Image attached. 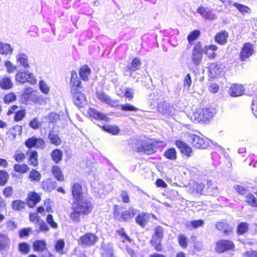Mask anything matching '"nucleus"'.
Masks as SVG:
<instances>
[{"label": "nucleus", "instance_id": "obj_1", "mask_svg": "<svg viewBox=\"0 0 257 257\" xmlns=\"http://www.w3.org/2000/svg\"><path fill=\"white\" fill-rule=\"evenodd\" d=\"M72 212L70 214V218L75 223L80 221V216L90 213L92 209V204L90 200L82 198L74 201L71 204Z\"/></svg>", "mask_w": 257, "mask_h": 257}, {"label": "nucleus", "instance_id": "obj_2", "mask_svg": "<svg viewBox=\"0 0 257 257\" xmlns=\"http://www.w3.org/2000/svg\"><path fill=\"white\" fill-rule=\"evenodd\" d=\"M69 85L75 105L78 107H82L86 103V100L84 95L81 92V82L75 70H72L71 72Z\"/></svg>", "mask_w": 257, "mask_h": 257}, {"label": "nucleus", "instance_id": "obj_3", "mask_svg": "<svg viewBox=\"0 0 257 257\" xmlns=\"http://www.w3.org/2000/svg\"><path fill=\"white\" fill-rule=\"evenodd\" d=\"M216 113L215 109L212 107L197 108L192 113L187 115L190 120L195 122H204L211 119Z\"/></svg>", "mask_w": 257, "mask_h": 257}, {"label": "nucleus", "instance_id": "obj_4", "mask_svg": "<svg viewBox=\"0 0 257 257\" xmlns=\"http://www.w3.org/2000/svg\"><path fill=\"white\" fill-rule=\"evenodd\" d=\"M21 98L23 103L27 104L30 102L40 103L43 97L37 96L36 92L33 91L32 88H27L21 94Z\"/></svg>", "mask_w": 257, "mask_h": 257}, {"label": "nucleus", "instance_id": "obj_5", "mask_svg": "<svg viewBox=\"0 0 257 257\" xmlns=\"http://www.w3.org/2000/svg\"><path fill=\"white\" fill-rule=\"evenodd\" d=\"M137 146V151L147 155H151L156 151L155 144L151 141L139 140Z\"/></svg>", "mask_w": 257, "mask_h": 257}, {"label": "nucleus", "instance_id": "obj_6", "mask_svg": "<svg viewBox=\"0 0 257 257\" xmlns=\"http://www.w3.org/2000/svg\"><path fill=\"white\" fill-rule=\"evenodd\" d=\"M188 141L197 149H206L209 145V140L203 138L194 134H189Z\"/></svg>", "mask_w": 257, "mask_h": 257}, {"label": "nucleus", "instance_id": "obj_7", "mask_svg": "<svg viewBox=\"0 0 257 257\" xmlns=\"http://www.w3.org/2000/svg\"><path fill=\"white\" fill-rule=\"evenodd\" d=\"M98 239V237L95 234L86 233L80 237L78 240V243L84 247H89L94 245Z\"/></svg>", "mask_w": 257, "mask_h": 257}, {"label": "nucleus", "instance_id": "obj_8", "mask_svg": "<svg viewBox=\"0 0 257 257\" xmlns=\"http://www.w3.org/2000/svg\"><path fill=\"white\" fill-rule=\"evenodd\" d=\"M203 53L202 43L199 42L194 46L191 55V59L194 65H200L202 60Z\"/></svg>", "mask_w": 257, "mask_h": 257}, {"label": "nucleus", "instance_id": "obj_9", "mask_svg": "<svg viewBox=\"0 0 257 257\" xmlns=\"http://www.w3.org/2000/svg\"><path fill=\"white\" fill-rule=\"evenodd\" d=\"M138 210L133 207H130L127 210H125L119 214L116 209L114 211V215L119 220L130 221L137 214Z\"/></svg>", "mask_w": 257, "mask_h": 257}, {"label": "nucleus", "instance_id": "obj_10", "mask_svg": "<svg viewBox=\"0 0 257 257\" xmlns=\"http://www.w3.org/2000/svg\"><path fill=\"white\" fill-rule=\"evenodd\" d=\"M16 80L17 81L22 84L29 82L31 84H35L37 82V80L34 75L28 71H23L18 73L16 75Z\"/></svg>", "mask_w": 257, "mask_h": 257}, {"label": "nucleus", "instance_id": "obj_11", "mask_svg": "<svg viewBox=\"0 0 257 257\" xmlns=\"http://www.w3.org/2000/svg\"><path fill=\"white\" fill-rule=\"evenodd\" d=\"M25 145L29 149L35 148L38 149L43 150L46 147V143L42 138L32 137L28 139L25 141Z\"/></svg>", "mask_w": 257, "mask_h": 257}, {"label": "nucleus", "instance_id": "obj_12", "mask_svg": "<svg viewBox=\"0 0 257 257\" xmlns=\"http://www.w3.org/2000/svg\"><path fill=\"white\" fill-rule=\"evenodd\" d=\"M234 248V244L229 240H220L216 243L215 249L218 253H220L227 251L233 250Z\"/></svg>", "mask_w": 257, "mask_h": 257}, {"label": "nucleus", "instance_id": "obj_13", "mask_svg": "<svg viewBox=\"0 0 257 257\" xmlns=\"http://www.w3.org/2000/svg\"><path fill=\"white\" fill-rule=\"evenodd\" d=\"M254 53L253 45L249 43H245L242 47L240 52V58L241 61H245L251 56Z\"/></svg>", "mask_w": 257, "mask_h": 257}, {"label": "nucleus", "instance_id": "obj_14", "mask_svg": "<svg viewBox=\"0 0 257 257\" xmlns=\"http://www.w3.org/2000/svg\"><path fill=\"white\" fill-rule=\"evenodd\" d=\"M208 8L203 6H200L197 10V12L201 15L203 18L209 21H213L217 19L215 14L212 10H208Z\"/></svg>", "mask_w": 257, "mask_h": 257}, {"label": "nucleus", "instance_id": "obj_15", "mask_svg": "<svg viewBox=\"0 0 257 257\" xmlns=\"http://www.w3.org/2000/svg\"><path fill=\"white\" fill-rule=\"evenodd\" d=\"M88 113L91 118L96 120H104L106 122H108L109 120V118L104 113L100 112L94 108H90L88 110Z\"/></svg>", "mask_w": 257, "mask_h": 257}, {"label": "nucleus", "instance_id": "obj_16", "mask_svg": "<svg viewBox=\"0 0 257 257\" xmlns=\"http://www.w3.org/2000/svg\"><path fill=\"white\" fill-rule=\"evenodd\" d=\"M175 145L177 148L180 149L181 153L183 154L187 157H189L191 156L192 149L184 142L181 140H177L175 142Z\"/></svg>", "mask_w": 257, "mask_h": 257}, {"label": "nucleus", "instance_id": "obj_17", "mask_svg": "<svg viewBox=\"0 0 257 257\" xmlns=\"http://www.w3.org/2000/svg\"><path fill=\"white\" fill-rule=\"evenodd\" d=\"M97 98L101 102L109 104L113 107L117 106V101L111 99L103 91L97 92L96 93Z\"/></svg>", "mask_w": 257, "mask_h": 257}, {"label": "nucleus", "instance_id": "obj_18", "mask_svg": "<svg viewBox=\"0 0 257 257\" xmlns=\"http://www.w3.org/2000/svg\"><path fill=\"white\" fill-rule=\"evenodd\" d=\"M228 93L232 97L241 96L244 93L243 86L238 84H232L229 89Z\"/></svg>", "mask_w": 257, "mask_h": 257}, {"label": "nucleus", "instance_id": "obj_19", "mask_svg": "<svg viewBox=\"0 0 257 257\" xmlns=\"http://www.w3.org/2000/svg\"><path fill=\"white\" fill-rule=\"evenodd\" d=\"M141 65V62L140 59L138 58H134L130 65L124 69L125 75L131 76L133 72L138 70Z\"/></svg>", "mask_w": 257, "mask_h": 257}, {"label": "nucleus", "instance_id": "obj_20", "mask_svg": "<svg viewBox=\"0 0 257 257\" xmlns=\"http://www.w3.org/2000/svg\"><path fill=\"white\" fill-rule=\"evenodd\" d=\"M150 214L148 213L141 212L135 218V221L137 224L142 227H144L149 222Z\"/></svg>", "mask_w": 257, "mask_h": 257}, {"label": "nucleus", "instance_id": "obj_21", "mask_svg": "<svg viewBox=\"0 0 257 257\" xmlns=\"http://www.w3.org/2000/svg\"><path fill=\"white\" fill-rule=\"evenodd\" d=\"M72 193L74 201L83 198L82 187L78 183H74L72 186Z\"/></svg>", "mask_w": 257, "mask_h": 257}, {"label": "nucleus", "instance_id": "obj_22", "mask_svg": "<svg viewBox=\"0 0 257 257\" xmlns=\"http://www.w3.org/2000/svg\"><path fill=\"white\" fill-rule=\"evenodd\" d=\"M11 239L5 234L0 233V251L8 250L10 247Z\"/></svg>", "mask_w": 257, "mask_h": 257}, {"label": "nucleus", "instance_id": "obj_23", "mask_svg": "<svg viewBox=\"0 0 257 257\" xmlns=\"http://www.w3.org/2000/svg\"><path fill=\"white\" fill-rule=\"evenodd\" d=\"M27 203L30 208L34 207L40 200V197L36 192L29 193Z\"/></svg>", "mask_w": 257, "mask_h": 257}, {"label": "nucleus", "instance_id": "obj_24", "mask_svg": "<svg viewBox=\"0 0 257 257\" xmlns=\"http://www.w3.org/2000/svg\"><path fill=\"white\" fill-rule=\"evenodd\" d=\"M17 62L23 67L24 68H28L30 66L29 64L28 57L26 54L19 52L16 56Z\"/></svg>", "mask_w": 257, "mask_h": 257}, {"label": "nucleus", "instance_id": "obj_25", "mask_svg": "<svg viewBox=\"0 0 257 257\" xmlns=\"http://www.w3.org/2000/svg\"><path fill=\"white\" fill-rule=\"evenodd\" d=\"M228 34L226 31L217 33L215 36V41L218 44L224 45L227 42Z\"/></svg>", "mask_w": 257, "mask_h": 257}, {"label": "nucleus", "instance_id": "obj_26", "mask_svg": "<svg viewBox=\"0 0 257 257\" xmlns=\"http://www.w3.org/2000/svg\"><path fill=\"white\" fill-rule=\"evenodd\" d=\"M217 49V47L215 45L205 46L203 47V52L207 55L210 59H214L216 57V54L214 53Z\"/></svg>", "mask_w": 257, "mask_h": 257}, {"label": "nucleus", "instance_id": "obj_27", "mask_svg": "<svg viewBox=\"0 0 257 257\" xmlns=\"http://www.w3.org/2000/svg\"><path fill=\"white\" fill-rule=\"evenodd\" d=\"M218 193L217 187L215 184L211 181H207V187L205 189V194L208 195H216Z\"/></svg>", "mask_w": 257, "mask_h": 257}, {"label": "nucleus", "instance_id": "obj_28", "mask_svg": "<svg viewBox=\"0 0 257 257\" xmlns=\"http://www.w3.org/2000/svg\"><path fill=\"white\" fill-rule=\"evenodd\" d=\"M232 6L234 7L243 16H246L250 15L251 13V10L248 6L234 2Z\"/></svg>", "mask_w": 257, "mask_h": 257}, {"label": "nucleus", "instance_id": "obj_29", "mask_svg": "<svg viewBox=\"0 0 257 257\" xmlns=\"http://www.w3.org/2000/svg\"><path fill=\"white\" fill-rule=\"evenodd\" d=\"M205 186L203 184L199 183H194L190 188L191 193L196 195L205 194Z\"/></svg>", "mask_w": 257, "mask_h": 257}, {"label": "nucleus", "instance_id": "obj_30", "mask_svg": "<svg viewBox=\"0 0 257 257\" xmlns=\"http://www.w3.org/2000/svg\"><path fill=\"white\" fill-rule=\"evenodd\" d=\"M33 248L36 252H42L47 249V243L44 240H36L33 243Z\"/></svg>", "mask_w": 257, "mask_h": 257}, {"label": "nucleus", "instance_id": "obj_31", "mask_svg": "<svg viewBox=\"0 0 257 257\" xmlns=\"http://www.w3.org/2000/svg\"><path fill=\"white\" fill-rule=\"evenodd\" d=\"M102 251L101 253L102 257H113V248L110 244L102 243L101 244Z\"/></svg>", "mask_w": 257, "mask_h": 257}, {"label": "nucleus", "instance_id": "obj_32", "mask_svg": "<svg viewBox=\"0 0 257 257\" xmlns=\"http://www.w3.org/2000/svg\"><path fill=\"white\" fill-rule=\"evenodd\" d=\"M91 73L90 68L86 65L81 66L79 69V75L81 78L84 81H87L88 80V76Z\"/></svg>", "mask_w": 257, "mask_h": 257}, {"label": "nucleus", "instance_id": "obj_33", "mask_svg": "<svg viewBox=\"0 0 257 257\" xmlns=\"http://www.w3.org/2000/svg\"><path fill=\"white\" fill-rule=\"evenodd\" d=\"M42 186L44 190L51 191L56 188L57 183L56 182L52 181V179H48L42 182Z\"/></svg>", "mask_w": 257, "mask_h": 257}, {"label": "nucleus", "instance_id": "obj_34", "mask_svg": "<svg viewBox=\"0 0 257 257\" xmlns=\"http://www.w3.org/2000/svg\"><path fill=\"white\" fill-rule=\"evenodd\" d=\"M13 49L9 44L3 43L0 42V53L3 55H11L13 53Z\"/></svg>", "mask_w": 257, "mask_h": 257}, {"label": "nucleus", "instance_id": "obj_35", "mask_svg": "<svg viewBox=\"0 0 257 257\" xmlns=\"http://www.w3.org/2000/svg\"><path fill=\"white\" fill-rule=\"evenodd\" d=\"M63 152L60 150L56 149L51 153V157L52 160L56 163L58 164L62 159Z\"/></svg>", "mask_w": 257, "mask_h": 257}, {"label": "nucleus", "instance_id": "obj_36", "mask_svg": "<svg viewBox=\"0 0 257 257\" xmlns=\"http://www.w3.org/2000/svg\"><path fill=\"white\" fill-rule=\"evenodd\" d=\"M52 173L55 176L56 179L59 181H63L64 180V176L61 168L56 165H54L52 167Z\"/></svg>", "mask_w": 257, "mask_h": 257}, {"label": "nucleus", "instance_id": "obj_37", "mask_svg": "<svg viewBox=\"0 0 257 257\" xmlns=\"http://www.w3.org/2000/svg\"><path fill=\"white\" fill-rule=\"evenodd\" d=\"M216 229L221 231L224 233L229 234L231 232V229L228 226V224L225 222H217L215 225Z\"/></svg>", "mask_w": 257, "mask_h": 257}, {"label": "nucleus", "instance_id": "obj_38", "mask_svg": "<svg viewBox=\"0 0 257 257\" xmlns=\"http://www.w3.org/2000/svg\"><path fill=\"white\" fill-rule=\"evenodd\" d=\"M162 239L158 238L154 235H153L151 239L150 242L151 244L157 251H161L162 250V247L161 244Z\"/></svg>", "mask_w": 257, "mask_h": 257}, {"label": "nucleus", "instance_id": "obj_39", "mask_svg": "<svg viewBox=\"0 0 257 257\" xmlns=\"http://www.w3.org/2000/svg\"><path fill=\"white\" fill-rule=\"evenodd\" d=\"M209 72L212 75H218L221 72V65L216 63L211 64L209 67Z\"/></svg>", "mask_w": 257, "mask_h": 257}, {"label": "nucleus", "instance_id": "obj_40", "mask_svg": "<svg viewBox=\"0 0 257 257\" xmlns=\"http://www.w3.org/2000/svg\"><path fill=\"white\" fill-rule=\"evenodd\" d=\"M248 224L245 222H240L237 226L236 232L238 235H243L248 230Z\"/></svg>", "mask_w": 257, "mask_h": 257}, {"label": "nucleus", "instance_id": "obj_41", "mask_svg": "<svg viewBox=\"0 0 257 257\" xmlns=\"http://www.w3.org/2000/svg\"><path fill=\"white\" fill-rule=\"evenodd\" d=\"M13 85L11 79L9 78L5 77L0 80V87L4 89L11 88Z\"/></svg>", "mask_w": 257, "mask_h": 257}, {"label": "nucleus", "instance_id": "obj_42", "mask_svg": "<svg viewBox=\"0 0 257 257\" xmlns=\"http://www.w3.org/2000/svg\"><path fill=\"white\" fill-rule=\"evenodd\" d=\"M38 153L36 151H32L30 154L29 158V162H30V165H33V166H37L38 165Z\"/></svg>", "mask_w": 257, "mask_h": 257}, {"label": "nucleus", "instance_id": "obj_43", "mask_svg": "<svg viewBox=\"0 0 257 257\" xmlns=\"http://www.w3.org/2000/svg\"><path fill=\"white\" fill-rule=\"evenodd\" d=\"M165 157L171 160H175L177 158L176 151L174 148H170L164 152Z\"/></svg>", "mask_w": 257, "mask_h": 257}, {"label": "nucleus", "instance_id": "obj_44", "mask_svg": "<svg viewBox=\"0 0 257 257\" xmlns=\"http://www.w3.org/2000/svg\"><path fill=\"white\" fill-rule=\"evenodd\" d=\"M103 129L105 131H106L113 135H115L118 134L119 132V128L116 125H104L103 126Z\"/></svg>", "mask_w": 257, "mask_h": 257}, {"label": "nucleus", "instance_id": "obj_45", "mask_svg": "<svg viewBox=\"0 0 257 257\" xmlns=\"http://www.w3.org/2000/svg\"><path fill=\"white\" fill-rule=\"evenodd\" d=\"M245 201L252 207H257V199L250 193L246 196Z\"/></svg>", "mask_w": 257, "mask_h": 257}, {"label": "nucleus", "instance_id": "obj_46", "mask_svg": "<svg viewBox=\"0 0 257 257\" xmlns=\"http://www.w3.org/2000/svg\"><path fill=\"white\" fill-rule=\"evenodd\" d=\"M203 225L204 221L202 219L192 221L187 223L188 228L190 229H192V228H196L202 226Z\"/></svg>", "mask_w": 257, "mask_h": 257}, {"label": "nucleus", "instance_id": "obj_47", "mask_svg": "<svg viewBox=\"0 0 257 257\" xmlns=\"http://www.w3.org/2000/svg\"><path fill=\"white\" fill-rule=\"evenodd\" d=\"M41 178L40 173L35 169H33L29 174V178L31 181L39 182Z\"/></svg>", "mask_w": 257, "mask_h": 257}, {"label": "nucleus", "instance_id": "obj_48", "mask_svg": "<svg viewBox=\"0 0 257 257\" xmlns=\"http://www.w3.org/2000/svg\"><path fill=\"white\" fill-rule=\"evenodd\" d=\"M14 169L16 172L21 173H25L29 170L28 166L26 164H15Z\"/></svg>", "mask_w": 257, "mask_h": 257}, {"label": "nucleus", "instance_id": "obj_49", "mask_svg": "<svg viewBox=\"0 0 257 257\" xmlns=\"http://www.w3.org/2000/svg\"><path fill=\"white\" fill-rule=\"evenodd\" d=\"M65 246V242L63 239H59L57 241L55 246V249L56 251L60 254H63V249Z\"/></svg>", "mask_w": 257, "mask_h": 257}, {"label": "nucleus", "instance_id": "obj_50", "mask_svg": "<svg viewBox=\"0 0 257 257\" xmlns=\"http://www.w3.org/2000/svg\"><path fill=\"white\" fill-rule=\"evenodd\" d=\"M48 138L50 140L51 143L55 145L56 146L59 145L61 143V140L59 137L54 133H50L49 134Z\"/></svg>", "mask_w": 257, "mask_h": 257}, {"label": "nucleus", "instance_id": "obj_51", "mask_svg": "<svg viewBox=\"0 0 257 257\" xmlns=\"http://www.w3.org/2000/svg\"><path fill=\"white\" fill-rule=\"evenodd\" d=\"M25 202L20 200H14L12 202V207L15 210H21L25 207Z\"/></svg>", "mask_w": 257, "mask_h": 257}, {"label": "nucleus", "instance_id": "obj_52", "mask_svg": "<svg viewBox=\"0 0 257 257\" xmlns=\"http://www.w3.org/2000/svg\"><path fill=\"white\" fill-rule=\"evenodd\" d=\"M9 178V175L6 171H0V185L4 186L7 183Z\"/></svg>", "mask_w": 257, "mask_h": 257}, {"label": "nucleus", "instance_id": "obj_53", "mask_svg": "<svg viewBox=\"0 0 257 257\" xmlns=\"http://www.w3.org/2000/svg\"><path fill=\"white\" fill-rule=\"evenodd\" d=\"M19 250L23 254H27L30 252L29 245L26 242H21L19 244Z\"/></svg>", "mask_w": 257, "mask_h": 257}, {"label": "nucleus", "instance_id": "obj_54", "mask_svg": "<svg viewBox=\"0 0 257 257\" xmlns=\"http://www.w3.org/2000/svg\"><path fill=\"white\" fill-rule=\"evenodd\" d=\"M200 32L198 30H195L191 32L187 37V40L189 43L195 40L200 35Z\"/></svg>", "mask_w": 257, "mask_h": 257}, {"label": "nucleus", "instance_id": "obj_55", "mask_svg": "<svg viewBox=\"0 0 257 257\" xmlns=\"http://www.w3.org/2000/svg\"><path fill=\"white\" fill-rule=\"evenodd\" d=\"M39 85L40 90L43 93L48 94L49 93L50 88L44 80H41Z\"/></svg>", "mask_w": 257, "mask_h": 257}, {"label": "nucleus", "instance_id": "obj_56", "mask_svg": "<svg viewBox=\"0 0 257 257\" xmlns=\"http://www.w3.org/2000/svg\"><path fill=\"white\" fill-rule=\"evenodd\" d=\"M120 107V109L122 111H137L139 110V109L130 104H121L119 105Z\"/></svg>", "mask_w": 257, "mask_h": 257}, {"label": "nucleus", "instance_id": "obj_57", "mask_svg": "<svg viewBox=\"0 0 257 257\" xmlns=\"http://www.w3.org/2000/svg\"><path fill=\"white\" fill-rule=\"evenodd\" d=\"M233 188L239 194L241 195H245L247 193V188L241 185H234L233 186Z\"/></svg>", "mask_w": 257, "mask_h": 257}, {"label": "nucleus", "instance_id": "obj_58", "mask_svg": "<svg viewBox=\"0 0 257 257\" xmlns=\"http://www.w3.org/2000/svg\"><path fill=\"white\" fill-rule=\"evenodd\" d=\"M26 115V110L25 109L19 110L16 112L14 117V120L16 121L22 120Z\"/></svg>", "mask_w": 257, "mask_h": 257}, {"label": "nucleus", "instance_id": "obj_59", "mask_svg": "<svg viewBox=\"0 0 257 257\" xmlns=\"http://www.w3.org/2000/svg\"><path fill=\"white\" fill-rule=\"evenodd\" d=\"M178 242L182 248H186L187 246V238L183 234L178 236Z\"/></svg>", "mask_w": 257, "mask_h": 257}, {"label": "nucleus", "instance_id": "obj_60", "mask_svg": "<svg viewBox=\"0 0 257 257\" xmlns=\"http://www.w3.org/2000/svg\"><path fill=\"white\" fill-rule=\"evenodd\" d=\"M47 222L50 225V226L56 229L58 228V225L56 222L54 221L53 216L51 214H49L46 218Z\"/></svg>", "mask_w": 257, "mask_h": 257}, {"label": "nucleus", "instance_id": "obj_61", "mask_svg": "<svg viewBox=\"0 0 257 257\" xmlns=\"http://www.w3.org/2000/svg\"><path fill=\"white\" fill-rule=\"evenodd\" d=\"M16 99V96L15 94L13 93H10L5 95L4 100L6 103H10V102L15 101Z\"/></svg>", "mask_w": 257, "mask_h": 257}, {"label": "nucleus", "instance_id": "obj_62", "mask_svg": "<svg viewBox=\"0 0 257 257\" xmlns=\"http://www.w3.org/2000/svg\"><path fill=\"white\" fill-rule=\"evenodd\" d=\"M169 108V104L166 102H163L162 103H161L159 106V110L163 113H167Z\"/></svg>", "mask_w": 257, "mask_h": 257}, {"label": "nucleus", "instance_id": "obj_63", "mask_svg": "<svg viewBox=\"0 0 257 257\" xmlns=\"http://www.w3.org/2000/svg\"><path fill=\"white\" fill-rule=\"evenodd\" d=\"M59 119V115L56 113H50L48 117V120L49 122L54 123L57 122Z\"/></svg>", "mask_w": 257, "mask_h": 257}, {"label": "nucleus", "instance_id": "obj_64", "mask_svg": "<svg viewBox=\"0 0 257 257\" xmlns=\"http://www.w3.org/2000/svg\"><path fill=\"white\" fill-rule=\"evenodd\" d=\"M155 236L162 239L163 236V228L158 226L155 228V234L153 235Z\"/></svg>", "mask_w": 257, "mask_h": 257}]
</instances>
